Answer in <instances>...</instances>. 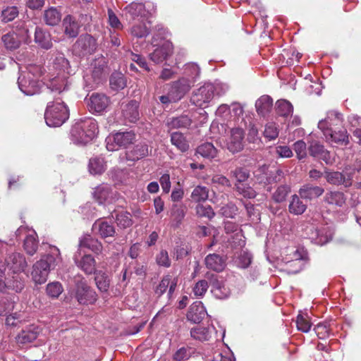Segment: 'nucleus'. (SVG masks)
Masks as SVG:
<instances>
[{
	"mask_svg": "<svg viewBox=\"0 0 361 361\" xmlns=\"http://www.w3.org/2000/svg\"><path fill=\"white\" fill-rule=\"evenodd\" d=\"M62 262L60 251L55 246L50 247L49 252L44 255L32 267V278L35 283H44L51 269H53Z\"/></svg>",
	"mask_w": 361,
	"mask_h": 361,
	"instance_id": "1",
	"label": "nucleus"
},
{
	"mask_svg": "<svg viewBox=\"0 0 361 361\" xmlns=\"http://www.w3.org/2000/svg\"><path fill=\"white\" fill-rule=\"evenodd\" d=\"M44 71V68L40 65L29 64L18 78L19 89L26 95L39 93L42 87L39 78L43 75Z\"/></svg>",
	"mask_w": 361,
	"mask_h": 361,
	"instance_id": "2",
	"label": "nucleus"
},
{
	"mask_svg": "<svg viewBox=\"0 0 361 361\" xmlns=\"http://www.w3.org/2000/svg\"><path fill=\"white\" fill-rule=\"evenodd\" d=\"M97 132L98 126L95 119L87 118L75 123L71 134L74 142L85 145L95 137Z\"/></svg>",
	"mask_w": 361,
	"mask_h": 361,
	"instance_id": "3",
	"label": "nucleus"
},
{
	"mask_svg": "<svg viewBox=\"0 0 361 361\" xmlns=\"http://www.w3.org/2000/svg\"><path fill=\"white\" fill-rule=\"evenodd\" d=\"M68 116L67 106L59 98L48 103L44 113V119L47 126L59 127L68 118Z\"/></svg>",
	"mask_w": 361,
	"mask_h": 361,
	"instance_id": "4",
	"label": "nucleus"
},
{
	"mask_svg": "<svg viewBox=\"0 0 361 361\" xmlns=\"http://www.w3.org/2000/svg\"><path fill=\"white\" fill-rule=\"evenodd\" d=\"M71 295L80 305H88L94 304L97 300L96 292L87 284L82 277L75 280V287L71 291Z\"/></svg>",
	"mask_w": 361,
	"mask_h": 361,
	"instance_id": "5",
	"label": "nucleus"
},
{
	"mask_svg": "<svg viewBox=\"0 0 361 361\" xmlns=\"http://www.w3.org/2000/svg\"><path fill=\"white\" fill-rule=\"evenodd\" d=\"M106 149L109 151L116 150L118 147H126L135 140V134L133 131L118 132L106 138Z\"/></svg>",
	"mask_w": 361,
	"mask_h": 361,
	"instance_id": "6",
	"label": "nucleus"
},
{
	"mask_svg": "<svg viewBox=\"0 0 361 361\" xmlns=\"http://www.w3.org/2000/svg\"><path fill=\"white\" fill-rule=\"evenodd\" d=\"M216 90V87L214 85L211 83L205 84L192 94L191 102L197 106L203 107L212 101Z\"/></svg>",
	"mask_w": 361,
	"mask_h": 361,
	"instance_id": "7",
	"label": "nucleus"
},
{
	"mask_svg": "<svg viewBox=\"0 0 361 361\" xmlns=\"http://www.w3.org/2000/svg\"><path fill=\"white\" fill-rule=\"evenodd\" d=\"M20 29L22 31L18 34L12 31L1 37V41L6 49L12 51L18 49L21 41L28 37V29L24 26V24L20 25Z\"/></svg>",
	"mask_w": 361,
	"mask_h": 361,
	"instance_id": "8",
	"label": "nucleus"
},
{
	"mask_svg": "<svg viewBox=\"0 0 361 361\" xmlns=\"http://www.w3.org/2000/svg\"><path fill=\"white\" fill-rule=\"evenodd\" d=\"M97 49L96 39L90 35H82L73 45V50L79 56L92 54Z\"/></svg>",
	"mask_w": 361,
	"mask_h": 361,
	"instance_id": "9",
	"label": "nucleus"
},
{
	"mask_svg": "<svg viewBox=\"0 0 361 361\" xmlns=\"http://www.w3.org/2000/svg\"><path fill=\"white\" fill-rule=\"evenodd\" d=\"M16 236L22 237L23 235L25 236V239L24 240V249L26 252L30 255H33L38 247V240L37 239V235L35 231L30 230L27 227L20 226L16 231Z\"/></svg>",
	"mask_w": 361,
	"mask_h": 361,
	"instance_id": "10",
	"label": "nucleus"
},
{
	"mask_svg": "<svg viewBox=\"0 0 361 361\" xmlns=\"http://www.w3.org/2000/svg\"><path fill=\"white\" fill-rule=\"evenodd\" d=\"M348 169L345 167L343 173L338 171H326L325 172V178L326 181L333 185H343L345 188L350 187L352 185L353 177V171L348 172Z\"/></svg>",
	"mask_w": 361,
	"mask_h": 361,
	"instance_id": "11",
	"label": "nucleus"
},
{
	"mask_svg": "<svg viewBox=\"0 0 361 361\" xmlns=\"http://www.w3.org/2000/svg\"><path fill=\"white\" fill-rule=\"evenodd\" d=\"M205 278L209 281L212 286V293L215 298L223 300L229 296V289L225 286L222 281L219 280L217 275L211 272H207Z\"/></svg>",
	"mask_w": 361,
	"mask_h": 361,
	"instance_id": "12",
	"label": "nucleus"
},
{
	"mask_svg": "<svg viewBox=\"0 0 361 361\" xmlns=\"http://www.w3.org/2000/svg\"><path fill=\"white\" fill-rule=\"evenodd\" d=\"M5 264L8 269L15 274L23 272L27 267L25 257L19 252L8 255L5 259Z\"/></svg>",
	"mask_w": 361,
	"mask_h": 361,
	"instance_id": "13",
	"label": "nucleus"
},
{
	"mask_svg": "<svg viewBox=\"0 0 361 361\" xmlns=\"http://www.w3.org/2000/svg\"><path fill=\"white\" fill-rule=\"evenodd\" d=\"M343 119L342 114L336 111H329L326 117L319 122L318 128L324 133L328 130L336 129L343 125Z\"/></svg>",
	"mask_w": 361,
	"mask_h": 361,
	"instance_id": "14",
	"label": "nucleus"
},
{
	"mask_svg": "<svg viewBox=\"0 0 361 361\" xmlns=\"http://www.w3.org/2000/svg\"><path fill=\"white\" fill-rule=\"evenodd\" d=\"M43 79L44 80V84L47 85V89L52 93L61 94L68 86L67 76L65 74L63 75L58 74L54 78L47 75Z\"/></svg>",
	"mask_w": 361,
	"mask_h": 361,
	"instance_id": "15",
	"label": "nucleus"
},
{
	"mask_svg": "<svg viewBox=\"0 0 361 361\" xmlns=\"http://www.w3.org/2000/svg\"><path fill=\"white\" fill-rule=\"evenodd\" d=\"M244 131L235 128L231 130L230 137L226 142L227 149L232 153L240 152L243 149Z\"/></svg>",
	"mask_w": 361,
	"mask_h": 361,
	"instance_id": "16",
	"label": "nucleus"
},
{
	"mask_svg": "<svg viewBox=\"0 0 361 361\" xmlns=\"http://www.w3.org/2000/svg\"><path fill=\"white\" fill-rule=\"evenodd\" d=\"M308 150L312 157L323 160L327 164H331L334 158L324 146L317 140L310 142Z\"/></svg>",
	"mask_w": 361,
	"mask_h": 361,
	"instance_id": "17",
	"label": "nucleus"
},
{
	"mask_svg": "<svg viewBox=\"0 0 361 361\" xmlns=\"http://www.w3.org/2000/svg\"><path fill=\"white\" fill-rule=\"evenodd\" d=\"M216 329L214 326H197L191 329L190 336L197 341H209L215 338Z\"/></svg>",
	"mask_w": 361,
	"mask_h": 361,
	"instance_id": "18",
	"label": "nucleus"
},
{
	"mask_svg": "<svg viewBox=\"0 0 361 361\" xmlns=\"http://www.w3.org/2000/svg\"><path fill=\"white\" fill-rule=\"evenodd\" d=\"M41 329L35 325H30L23 329L16 337V342L18 345H25L34 341L39 333Z\"/></svg>",
	"mask_w": 361,
	"mask_h": 361,
	"instance_id": "19",
	"label": "nucleus"
},
{
	"mask_svg": "<svg viewBox=\"0 0 361 361\" xmlns=\"http://www.w3.org/2000/svg\"><path fill=\"white\" fill-rule=\"evenodd\" d=\"M173 53V46L171 43L165 42L161 46L156 48L150 54V59L155 63H160L166 60Z\"/></svg>",
	"mask_w": 361,
	"mask_h": 361,
	"instance_id": "20",
	"label": "nucleus"
},
{
	"mask_svg": "<svg viewBox=\"0 0 361 361\" xmlns=\"http://www.w3.org/2000/svg\"><path fill=\"white\" fill-rule=\"evenodd\" d=\"M92 231L102 238L113 237L116 233L114 226L102 219H98L94 223Z\"/></svg>",
	"mask_w": 361,
	"mask_h": 361,
	"instance_id": "21",
	"label": "nucleus"
},
{
	"mask_svg": "<svg viewBox=\"0 0 361 361\" xmlns=\"http://www.w3.org/2000/svg\"><path fill=\"white\" fill-rule=\"evenodd\" d=\"M106 61L105 57L100 55L96 57L90 64L92 76L95 82H99L105 76Z\"/></svg>",
	"mask_w": 361,
	"mask_h": 361,
	"instance_id": "22",
	"label": "nucleus"
},
{
	"mask_svg": "<svg viewBox=\"0 0 361 361\" xmlns=\"http://www.w3.org/2000/svg\"><path fill=\"white\" fill-rule=\"evenodd\" d=\"M326 137V141L329 142H334L341 145H347L349 142L348 135L347 130L343 128L339 130L333 129L331 130H328L323 133Z\"/></svg>",
	"mask_w": 361,
	"mask_h": 361,
	"instance_id": "23",
	"label": "nucleus"
},
{
	"mask_svg": "<svg viewBox=\"0 0 361 361\" xmlns=\"http://www.w3.org/2000/svg\"><path fill=\"white\" fill-rule=\"evenodd\" d=\"M74 262L86 274H94L96 271V262L91 255H85L80 259L77 255L73 257Z\"/></svg>",
	"mask_w": 361,
	"mask_h": 361,
	"instance_id": "24",
	"label": "nucleus"
},
{
	"mask_svg": "<svg viewBox=\"0 0 361 361\" xmlns=\"http://www.w3.org/2000/svg\"><path fill=\"white\" fill-rule=\"evenodd\" d=\"M109 104V98L102 94H93L88 103L90 111L97 113L104 111Z\"/></svg>",
	"mask_w": 361,
	"mask_h": 361,
	"instance_id": "25",
	"label": "nucleus"
},
{
	"mask_svg": "<svg viewBox=\"0 0 361 361\" xmlns=\"http://www.w3.org/2000/svg\"><path fill=\"white\" fill-rule=\"evenodd\" d=\"M204 264L209 269L221 272L226 267V260L220 255L213 253L206 256L204 258Z\"/></svg>",
	"mask_w": 361,
	"mask_h": 361,
	"instance_id": "26",
	"label": "nucleus"
},
{
	"mask_svg": "<svg viewBox=\"0 0 361 361\" xmlns=\"http://www.w3.org/2000/svg\"><path fill=\"white\" fill-rule=\"evenodd\" d=\"M190 89V85L187 79H181L173 83L169 92L173 97V101L180 100Z\"/></svg>",
	"mask_w": 361,
	"mask_h": 361,
	"instance_id": "27",
	"label": "nucleus"
},
{
	"mask_svg": "<svg viewBox=\"0 0 361 361\" xmlns=\"http://www.w3.org/2000/svg\"><path fill=\"white\" fill-rule=\"evenodd\" d=\"M23 280L18 276H14L11 279H6L5 281L0 279V291L6 292L8 290L20 293L24 288Z\"/></svg>",
	"mask_w": 361,
	"mask_h": 361,
	"instance_id": "28",
	"label": "nucleus"
},
{
	"mask_svg": "<svg viewBox=\"0 0 361 361\" xmlns=\"http://www.w3.org/2000/svg\"><path fill=\"white\" fill-rule=\"evenodd\" d=\"M149 147L145 143H139L130 150L126 152V159L129 161H136L149 155Z\"/></svg>",
	"mask_w": 361,
	"mask_h": 361,
	"instance_id": "29",
	"label": "nucleus"
},
{
	"mask_svg": "<svg viewBox=\"0 0 361 361\" xmlns=\"http://www.w3.org/2000/svg\"><path fill=\"white\" fill-rule=\"evenodd\" d=\"M122 114L124 118L130 122L135 123L139 118L138 103L132 100L128 103L122 104Z\"/></svg>",
	"mask_w": 361,
	"mask_h": 361,
	"instance_id": "30",
	"label": "nucleus"
},
{
	"mask_svg": "<svg viewBox=\"0 0 361 361\" xmlns=\"http://www.w3.org/2000/svg\"><path fill=\"white\" fill-rule=\"evenodd\" d=\"M178 283V279L177 278H173L170 275H166L164 276L158 286L157 287L155 290L156 294H157L159 296L161 295L164 293L166 292L167 288H169V295L171 297V295L174 292L176 287L177 286Z\"/></svg>",
	"mask_w": 361,
	"mask_h": 361,
	"instance_id": "31",
	"label": "nucleus"
},
{
	"mask_svg": "<svg viewBox=\"0 0 361 361\" xmlns=\"http://www.w3.org/2000/svg\"><path fill=\"white\" fill-rule=\"evenodd\" d=\"M324 201L328 204L342 207L345 204L346 197L341 191H329L325 194Z\"/></svg>",
	"mask_w": 361,
	"mask_h": 361,
	"instance_id": "32",
	"label": "nucleus"
},
{
	"mask_svg": "<svg viewBox=\"0 0 361 361\" xmlns=\"http://www.w3.org/2000/svg\"><path fill=\"white\" fill-rule=\"evenodd\" d=\"M324 192V188L311 184L304 185L299 190V194L302 198L312 200L321 196Z\"/></svg>",
	"mask_w": 361,
	"mask_h": 361,
	"instance_id": "33",
	"label": "nucleus"
},
{
	"mask_svg": "<svg viewBox=\"0 0 361 361\" xmlns=\"http://www.w3.org/2000/svg\"><path fill=\"white\" fill-rule=\"evenodd\" d=\"M35 42L45 49H49L52 46L50 34L39 27H37L35 29Z\"/></svg>",
	"mask_w": 361,
	"mask_h": 361,
	"instance_id": "34",
	"label": "nucleus"
},
{
	"mask_svg": "<svg viewBox=\"0 0 361 361\" xmlns=\"http://www.w3.org/2000/svg\"><path fill=\"white\" fill-rule=\"evenodd\" d=\"M65 34L69 37H75L79 33L80 26L76 20L71 16H67L63 21Z\"/></svg>",
	"mask_w": 361,
	"mask_h": 361,
	"instance_id": "35",
	"label": "nucleus"
},
{
	"mask_svg": "<svg viewBox=\"0 0 361 361\" xmlns=\"http://www.w3.org/2000/svg\"><path fill=\"white\" fill-rule=\"evenodd\" d=\"M273 99L268 95L259 97L255 103V107L258 114L264 116L271 110Z\"/></svg>",
	"mask_w": 361,
	"mask_h": 361,
	"instance_id": "36",
	"label": "nucleus"
},
{
	"mask_svg": "<svg viewBox=\"0 0 361 361\" xmlns=\"http://www.w3.org/2000/svg\"><path fill=\"white\" fill-rule=\"evenodd\" d=\"M43 20L47 25H56L61 20V11L55 7L47 8L44 12Z\"/></svg>",
	"mask_w": 361,
	"mask_h": 361,
	"instance_id": "37",
	"label": "nucleus"
},
{
	"mask_svg": "<svg viewBox=\"0 0 361 361\" xmlns=\"http://www.w3.org/2000/svg\"><path fill=\"white\" fill-rule=\"evenodd\" d=\"M94 197L99 204L111 202L112 199L111 188L104 184L97 187L94 192Z\"/></svg>",
	"mask_w": 361,
	"mask_h": 361,
	"instance_id": "38",
	"label": "nucleus"
},
{
	"mask_svg": "<svg viewBox=\"0 0 361 361\" xmlns=\"http://www.w3.org/2000/svg\"><path fill=\"white\" fill-rule=\"evenodd\" d=\"M79 247H87L95 253H99L102 250V243L90 235H85L80 240Z\"/></svg>",
	"mask_w": 361,
	"mask_h": 361,
	"instance_id": "39",
	"label": "nucleus"
},
{
	"mask_svg": "<svg viewBox=\"0 0 361 361\" xmlns=\"http://www.w3.org/2000/svg\"><path fill=\"white\" fill-rule=\"evenodd\" d=\"M206 312L201 305H193L187 314L188 320L193 323H200L204 317Z\"/></svg>",
	"mask_w": 361,
	"mask_h": 361,
	"instance_id": "40",
	"label": "nucleus"
},
{
	"mask_svg": "<svg viewBox=\"0 0 361 361\" xmlns=\"http://www.w3.org/2000/svg\"><path fill=\"white\" fill-rule=\"evenodd\" d=\"M307 231L309 238L317 245H324L329 240V237L324 234L323 231L318 230L314 226L307 228Z\"/></svg>",
	"mask_w": 361,
	"mask_h": 361,
	"instance_id": "41",
	"label": "nucleus"
},
{
	"mask_svg": "<svg viewBox=\"0 0 361 361\" xmlns=\"http://www.w3.org/2000/svg\"><path fill=\"white\" fill-rule=\"evenodd\" d=\"M307 209V205L302 202L297 195L291 197L290 202L288 205V210L291 214L300 215L303 214Z\"/></svg>",
	"mask_w": 361,
	"mask_h": 361,
	"instance_id": "42",
	"label": "nucleus"
},
{
	"mask_svg": "<svg viewBox=\"0 0 361 361\" xmlns=\"http://www.w3.org/2000/svg\"><path fill=\"white\" fill-rule=\"evenodd\" d=\"M124 11L127 18L135 19L144 13L145 6L141 3L133 2L126 6Z\"/></svg>",
	"mask_w": 361,
	"mask_h": 361,
	"instance_id": "43",
	"label": "nucleus"
},
{
	"mask_svg": "<svg viewBox=\"0 0 361 361\" xmlns=\"http://www.w3.org/2000/svg\"><path fill=\"white\" fill-rule=\"evenodd\" d=\"M290 192V187L286 184L279 185L271 194V199L276 203H281L286 200V197Z\"/></svg>",
	"mask_w": 361,
	"mask_h": 361,
	"instance_id": "44",
	"label": "nucleus"
},
{
	"mask_svg": "<svg viewBox=\"0 0 361 361\" xmlns=\"http://www.w3.org/2000/svg\"><path fill=\"white\" fill-rule=\"evenodd\" d=\"M53 66L55 69L63 71L64 73H71L69 61L61 53H58L55 55L53 59Z\"/></svg>",
	"mask_w": 361,
	"mask_h": 361,
	"instance_id": "45",
	"label": "nucleus"
},
{
	"mask_svg": "<svg viewBox=\"0 0 361 361\" xmlns=\"http://www.w3.org/2000/svg\"><path fill=\"white\" fill-rule=\"evenodd\" d=\"M89 171L92 174H101L106 169V164L102 157H94L90 159Z\"/></svg>",
	"mask_w": 361,
	"mask_h": 361,
	"instance_id": "46",
	"label": "nucleus"
},
{
	"mask_svg": "<svg viewBox=\"0 0 361 361\" xmlns=\"http://www.w3.org/2000/svg\"><path fill=\"white\" fill-rule=\"evenodd\" d=\"M196 152L204 158L212 159L216 156L217 149L212 143L205 142L197 148Z\"/></svg>",
	"mask_w": 361,
	"mask_h": 361,
	"instance_id": "47",
	"label": "nucleus"
},
{
	"mask_svg": "<svg viewBox=\"0 0 361 361\" xmlns=\"http://www.w3.org/2000/svg\"><path fill=\"white\" fill-rule=\"evenodd\" d=\"M276 106V113L280 116L288 117L293 113V106L291 103L287 100H278Z\"/></svg>",
	"mask_w": 361,
	"mask_h": 361,
	"instance_id": "48",
	"label": "nucleus"
},
{
	"mask_svg": "<svg viewBox=\"0 0 361 361\" xmlns=\"http://www.w3.org/2000/svg\"><path fill=\"white\" fill-rule=\"evenodd\" d=\"M208 197L209 189L205 186L197 185L191 193V199L195 202H204Z\"/></svg>",
	"mask_w": 361,
	"mask_h": 361,
	"instance_id": "49",
	"label": "nucleus"
},
{
	"mask_svg": "<svg viewBox=\"0 0 361 361\" xmlns=\"http://www.w3.org/2000/svg\"><path fill=\"white\" fill-rule=\"evenodd\" d=\"M186 207L183 204H174L171 208V216L176 226H178L185 215Z\"/></svg>",
	"mask_w": 361,
	"mask_h": 361,
	"instance_id": "50",
	"label": "nucleus"
},
{
	"mask_svg": "<svg viewBox=\"0 0 361 361\" xmlns=\"http://www.w3.org/2000/svg\"><path fill=\"white\" fill-rule=\"evenodd\" d=\"M171 141L173 145L183 152H186L189 148L184 135L180 133H173L171 135Z\"/></svg>",
	"mask_w": 361,
	"mask_h": 361,
	"instance_id": "51",
	"label": "nucleus"
},
{
	"mask_svg": "<svg viewBox=\"0 0 361 361\" xmlns=\"http://www.w3.org/2000/svg\"><path fill=\"white\" fill-rule=\"evenodd\" d=\"M110 86L114 90L123 89L126 86V80L121 73H114L110 78Z\"/></svg>",
	"mask_w": 361,
	"mask_h": 361,
	"instance_id": "52",
	"label": "nucleus"
},
{
	"mask_svg": "<svg viewBox=\"0 0 361 361\" xmlns=\"http://www.w3.org/2000/svg\"><path fill=\"white\" fill-rule=\"evenodd\" d=\"M116 221L120 228H126L133 224L131 214L126 211H121L116 214Z\"/></svg>",
	"mask_w": 361,
	"mask_h": 361,
	"instance_id": "53",
	"label": "nucleus"
},
{
	"mask_svg": "<svg viewBox=\"0 0 361 361\" xmlns=\"http://www.w3.org/2000/svg\"><path fill=\"white\" fill-rule=\"evenodd\" d=\"M195 353V349L189 346H183L178 349L173 355L176 361H185L188 360L192 354Z\"/></svg>",
	"mask_w": 361,
	"mask_h": 361,
	"instance_id": "54",
	"label": "nucleus"
},
{
	"mask_svg": "<svg viewBox=\"0 0 361 361\" xmlns=\"http://www.w3.org/2000/svg\"><path fill=\"white\" fill-rule=\"evenodd\" d=\"M191 123L192 121L187 115H182L178 117L173 118L168 124L171 128H188Z\"/></svg>",
	"mask_w": 361,
	"mask_h": 361,
	"instance_id": "55",
	"label": "nucleus"
},
{
	"mask_svg": "<svg viewBox=\"0 0 361 361\" xmlns=\"http://www.w3.org/2000/svg\"><path fill=\"white\" fill-rule=\"evenodd\" d=\"M18 8L16 6H8L1 12V21L4 23L11 22L18 16Z\"/></svg>",
	"mask_w": 361,
	"mask_h": 361,
	"instance_id": "56",
	"label": "nucleus"
},
{
	"mask_svg": "<svg viewBox=\"0 0 361 361\" xmlns=\"http://www.w3.org/2000/svg\"><path fill=\"white\" fill-rule=\"evenodd\" d=\"M296 326L298 330L307 333L310 330L312 324L309 320L307 315L298 314L296 319Z\"/></svg>",
	"mask_w": 361,
	"mask_h": 361,
	"instance_id": "57",
	"label": "nucleus"
},
{
	"mask_svg": "<svg viewBox=\"0 0 361 361\" xmlns=\"http://www.w3.org/2000/svg\"><path fill=\"white\" fill-rule=\"evenodd\" d=\"M63 288L59 282L49 283L47 286V295L52 298H57L63 292Z\"/></svg>",
	"mask_w": 361,
	"mask_h": 361,
	"instance_id": "58",
	"label": "nucleus"
},
{
	"mask_svg": "<svg viewBox=\"0 0 361 361\" xmlns=\"http://www.w3.org/2000/svg\"><path fill=\"white\" fill-rule=\"evenodd\" d=\"M95 282L98 289L102 292H106L109 288V279L104 274L99 272L95 276Z\"/></svg>",
	"mask_w": 361,
	"mask_h": 361,
	"instance_id": "59",
	"label": "nucleus"
},
{
	"mask_svg": "<svg viewBox=\"0 0 361 361\" xmlns=\"http://www.w3.org/2000/svg\"><path fill=\"white\" fill-rule=\"evenodd\" d=\"M131 34L138 38L146 37L149 34V29L143 22L135 24L131 28Z\"/></svg>",
	"mask_w": 361,
	"mask_h": 361,
	"instance_id": "60",
	"label": "nucleus"
},
{
	"mask_svg": "<svg viewBox=\"0 0 361 361\" xmlns=\"http://www.w3.org/2000/svg\"><path fill=\"white\" fill-rule=\"evenodd\" d=\"M155 260L157 264L165 268L171 267V260L169 257V253L166 250H161L159 253L157 254Z\"/></svg>",
	"mask_w": 361,
	"mask_h": 361,
	"instance_id": "61",
	"label": "nucleus"
},
{
	"mask_svg": "<svg viewBox=\"0 0 361 361\" xmlns=\"http://www.w3.org/2000/svg\"><path fill=\"white\" fill-rule=\"evenodd\" d=\"M231 174L232 177L235 178L239 183L246 181L250 176L249 171L246 169L242 167L236 168L231 172Z\"/></svg>",
	"mask_w": 361,
	"mask_h": 361,
	"instance_id": "62",
	"label": "nucleus"
},
{
	"mask_svg": "<svg viewBox=\"0 0 361 361\" xmlns=\"http://www.w3.org/2000/svg\"><path fill=\"white\" fill-rule=\"evenodd\" d=\"M108 23L109 25L114 29L122 30L123 25L119 18L111 8H108Z\"/></svg>",
	"mask_w": 361,
	"mask_h": 361,
	"instance_id": "63",
	"label": "nucleus"
},
{
	"mask_svg": "<svg viewBox=\"0 0 361 361\" xmlns=\"http://www.w3.org/2000/svg\"><path fill=\"white\" fill-rule=\"evenodd\" d=\"M293 149L298 159L307 157V145L303 140H298L293 144Z\"/></svg>",
	"mask_w": 361,
	"mask_h": 361,
	"instance_id": "64",
	"label": "nucleus"
}]
</instances>
